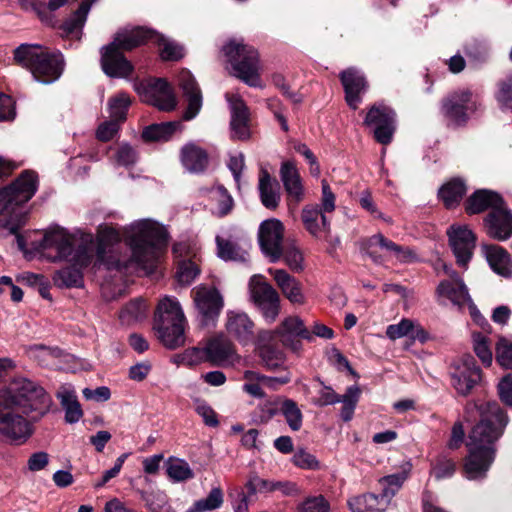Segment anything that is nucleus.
Masks as SVG:
<instances>
[{
	"mask_svg": "<svg viewBox=\"0 0 512 512\" xmlns=\"http://www.w3.org/2000/svg\"><path fill=\"white\" fill-rule=\"evenodd\" d=\"M168 242L164 225L153 219L135 220L122 228L100 227L94 242V266L108 270H133L152 273Z\"/></svg>",
	"mask_w": 512,
	"mask_h": 512,
	"instance_id": "1",
	"label": "nucleus"
},
{
	"mask_svg": "<svg viewBox=\"0 0 512 512\" xmlns=\"http://www.w3.org/2000/svg\"><path fill=\"white\" fill-rule=\"evenodd\" d=\"M478 409L481 419L469 434V454L463 465L465 477L469 480H482L486 477L495 459V442L509 421L506 413L495 402Z\"/></svg>",
	"mask_w": 512,
	"mask_h": 512,
	"instance_id": "2",
	"label": "nucleus"
},
{
	"mask_svg": "<svg viewBox=\"0 0 512 512\" xmlns=\"http://www.w3.org/2000/svg\"><path fill=\"white\" fill-rule=\"evenodd\" d=\"M37 188V175L24 171L11 185L0 190V238L15 234L20 249L24 248V241L17 231L24 224V215L16 210L34 196Z\"/></svg>",
	"mask_w": 512,
	"mask_h": 512,
	"instance_id": "3",
	"label": "nucleus"
},
{
	"mask_svg": "<svg viewBox=\"0 0 512 512\" xmlns=\"http://www.w3.org/2000/svg\"><path fill=\"white\" fill-rule=\"evenodd\" d=\"M151 36L143 27H134L119 31L114 40L101 49V67L112 78H126L131 75L133 65L121 51H130L144 43Z\"/></svg>",
	"mask_w": 512,
	"mask_h": 512,
	"instance_id": "4",
	"label": "nucleus"
},
{
	"mask_svg": "<svg viewBox=\"0 0 512 512\" xmlns=\"http://www.w3.org/2000/svg\"><path fill=\"white\" fill-rule=\"evenodd\" d=\"M15 61L28 69L41 83L56 81L62 74L64 59L60 52H50L38 44H21L14 51Z\"/></svg>",
	"mask_w": 512,
	"mask_h": 512,
	"instance_id": "5",
	"label": "nucleus"
},
{
	"mask_svg": "<svg viewBox=\"0 0 512 512\" xmlns=\"http://www.w3.org/2000/svg\"><path fill=\"white\" fill-rule=\"evenodd\" d=\"M1 398L6 407L17 406L26 414L33 413V420L44 416L51 405V398L43 387L24 377L14 378L2 392Z\"/></svg>",
	"mask_w": 512,
	"mask_h": 512,
	"instance_id": "6",
	"label": "nucleus"
},
{
	"mask_svg": "<svg viewBox=\"0 0 512 512\" xmlns=\"http://www.w3.org/2000/svg\"><path fill=\"white\" fill-rule=\"evenodd\" d=\"M222 52L231 66L232 74L251 87H261L257 51L242 41L230 40Z\"/></svg>",
	"mask_w": 512,
	"mask_h": 512,
	"instance_id": "7",
	"label": "nucleus"
},
{
	"mask_svg": "<svg viewBox=\"0 0 512 512\" xmlns=\"http://www.w3.org/2000/svg\"><path fill=\"white\" fill-rule=\"evenodd\" d=\"M94 258V237L92 234H83L80 243L72 257L67 259L71 266L56 272L53 280L62 287H80L83 284L82 270L88 267Z\"/></svg>",
	"mask_w": 512,
	"mask_h": 512,
	"instance_id": "8",
	"label": "nucleus"
},
{
	"mask_svg": "<svg viewBox=\"0 0 512 512\" xmlns=\"http://www.w3.org/2000/svg\"><path fill=\"white\" fill-rule=\"evenodd\" d=\"M84 233L71 234L64 228H53L44 234L40 243L42 255L53 261L67 260L72 257Z\"/></svg>",
	"mask_w": 512,
	"mask_h": 512,
	"instance_id": "9",
	"label": "nucleus"
},
{
	"mask_svg": "<svg viewBox=\"0 0 512 512\" xmlns=\"http://www.w3.org/2000/svg\"><path fill=\"white\" fill-rule=\"evenodd\" d=\"M451 386L461 396H467L483 381L481 368L473 356L467 354L455 359L449 367Z\"/></svg>",
	"mask_w": 512,
	"mask_h": 512,
	"instance_id": "10",
	"label": "nucleus"
},
{
	"mask_svg": "<svg viewBox=\"0 0 512 512\" xmlns=\"http://www.w3.org/2000/svg\"><path fill=\"white\" fill-rule=\"evenodd\" d=\"M478 97L468 89L450 93L442 102V113L450 124L462 125L479 108Z\"/></svg>",
	"mask_w": 512,
	"mask_h": 512,
	"instance_id": "11",
	"label": "nucleus"
},
{
	"mask_svg": "<svg viewBox=\"0 0 512 512\" xmlns=\"http://www.w3.org/2000/svg\"><path fill=\"white\" fill-rule=\"evenodd\" d=\"M250 298L260 309L264 319L268 323L276 320L280 310V297L277 291L266 281L263 276L254 275L249 281Z\"/></svg>",
	"mask_w": 512,
	"mask_h": 512,
	"instance_id": "12",
	"label": "nucleus"
},
{
	"mask_svg": "<svg viewBox=\"0 0 512 512\" xmlns=\"http://www.w3.org/2000/svg\"><path fill=\"white\" fill-rule=\"evenodd\" d=\"M444 272L450 276V279L443 280L437 287V295L439 298H446L455 306L459 308L469 305L471 315L476 322L484 320L479 311L476 309L469 295L468 289L464 284L463 280L454 271H451L450 267L442 263Z\"/></svg>",
	"mask_w": 512,
	"mask_h": 512,
	"instance_id": "13",
	"label": "nucleus"
},
{
	"mask_svg": "<svg viewBox=\"0 0 512 512\" xmlns=\"http://www.w3.org/2000/svg\"><path fill=\"white\" fill-rule=\"evenodd\" d=\"M365 251L377 264L392 259L406 263L415 258L414 253L410 249L397 245L393 241L385 238L382 234H375L370 237L366 241Z\"/></svg>",
	"mask_w": 512,
	"mask_h": 512,
	"instance_id": "14",
	"label": "nucleus"
},
{
	"mask_svg": "<svg viewBox=\"0 0 512 512\" xmlns=\"http://www.w3.org/2000/svg\"><path fill=\"white\" fill-rule=\"evenodd\" d=\"M364 123L373 128L375 139L386 145L392 141L396 129V113L389 106L378 103L369 109Z\"/></svg>",
	"mask_w": 512,
	"mask_h": 512,
	"instance_id": "15",
	"label": "nucleus"
},
{
	"mask_svg": "<svg viewBox=\"0 0 512 512\" xmlns=\"http://www.w3.org/2000/svg\"><path fill=\"white\" fill-rule=\"evenodd\" d=\"M284 236V226L276 218L263 221L258 231V240L263 254L270 259V262H276L282 255V242Z\"/></svg>",
	"mask_w": 512,
	"mask_h": 512,
	"instance_id": "16",
	"label": "nucleus"
},
{
	"mask_svg": "<svg viewBox=\"0 0 512 512\" xmlns=\"http://www.w3.org/2000/svg\"><path fill=\"white\" fill-rule=\"evenodd\" d=\"M192 293L203 324H214L224 306L220 292L216 288L200 285L193 289Z\"/></svg>",
	"mask_w": 512,
	"mask_h": 512,
	"instance_id": "17",
	"label": "nucleus"
},
{
	"mask_svg": "<svg viewBox=\"0 0 512 512\" xmlns=\"http://www.w3.org/2000/svg\"><path fill=\"white\" fill-rule=\"evenodd\" d=\"M144 102L162 111H171L177 105L171 85L164 79H156L138 90Z\"/></svg>",
	"mask_w": 512,
	"mask_h": 512,
	"instance_id": "18",
	"label": "nucleus"
},
{
	"mask_svg": "<svg viewBox=\"0 0 512 512\" xmlns=\"http://www.w3.org/2000/svg\"><path fill=\"white\" fill-rule=\"evenodd\" d=\"M280 179L286 192L288 208L294 211L305 197V188L293 161H284L281 164Z\"/></svg>",
	"mask_w": 512,
	"mask_h": 512,
	"instance_id": "19",
	"label": "nucleus"
},
{
	"mask_svg": "<svg viewBox=\"0 0 512 512\" xmlns=\"http://www.w3.org/2000/svg\"><path fill=\"white\" fill-rule=\"evenodd\" d=\"M447 234L457 263L465 267L472 258L476 237L467 226L452 225Z\"/></svg>",
	"mask_w": 512,
	"mask_h": 512,
	"instance_id": "20",
	"label": "nucleus"
},
{
	"mask_svg": "<svg viewBox=\"0 0 512 512\" xmlns=\"http://www.w3.org/2000/svg\"><path fill=\"white\" fill-rule=\"evenodd\" d=\"M0 435L9 442L20 445L32 435L30 422L19 414L3 412L0 417Z\"/></svg>",
	"mask_w": 512,
	"mask_h": 512,
	"instance_id": "21",
	"label": "nucleus"
},
{
	"mask_svg": "<svg viewBox=\"0 0 512 512\" xmlns=\"http://www.w3.org/2000/svg\"><path fill=\"white\" fill-rule=\"evenodd\" d=\"M231 111V137L235 140H247L250 137L249 110L237 95L226 94Z\"/></svg>",
	"mask_w": 512,
	"mask_h": 512,
	"instance_id": "22",
	"label": "nucleus"
},
{
	"mask_svg": "<svg viewBox=\"0 0 512 512\" xmlns=\"http://www.w3.org/2000/svg\"><path fill=\"white\" fill-rule=\"evenodd\" d=\"M339 77L345 91V100L348 106L356 110L362 101V95L368 88L364 74L358 69L350 67L342 71Z\"/></svg>",
	"mask_w": 512,
	"mask_h": 512,
	"instance_id": "23",
	"label": "nucleus"
},
{
	"mask_svg": "<svg viewBox=\"0 0 512 512\" xmlns=\"http://www.w3.org/2000/svg\"><path fill=\"white\" fill-rule=\"evenodd\" d=\"M225 328L227 333L243 346L254 341V323L245 312L227 311Z\"/></svg>",
	"mask_w": 512,
	"mask_h": 512,
	"instance_id": "24",
	"label": "nucleus"
},
{
	"mask_svg": "<svg viewBox=\"0 0 512 512\" xmlns=\"http://www.w3.org/2000/svg\"><path fill=\"white\" fill-rule=\"evenodd\" d=\"M178 85L181 88L184 97L187 101V108L184 112L183 118L191 120L195 118L202 107V93L201 90L188 70H181L177 76Z\"/></svg>",
	"mask_w": 512,
	"mask_h": 512,
	"instance_id": "25",
	"label": "nucleus"
},
{
	"mask_svg": "<svg viewBox=\"0 0 512 512\" xmlns=\"http://www.w3.org/2000/svg\"><path fill=\"white\" fill-rule=\"evenodd\" d=\"M484 221L490 237L505 241L512 236V212L504 207V203L491 211Z\"/></svg>",
	"mask_w": 512,
	"mask_h": 512,
	"instance_id": "26",
	"label": "nucleus"
},
{
	"mask_svg": "<svg viewBox=\"0 0 512 512\" xmlns=\"http://www.w3.org/2000/svg\"><path fill=\"white\" fill-rule=\"evenodd\" d=\"M301 220L306 231L313 237L321 239L330 231V220L318 205H305L301 211Z\"/></svg>",
	"mask_w": 512,
	"mask_h": 512,
	"instance_id": "27",
	"label": "nucleus"
},
{
	"mask_svg": "<svg viewBox=\"0 0 512 512\" xmlns=\"http://www.w3.org/2000/svg\"><path fill=\"white\" fill-rule=\"evenodd\" d=\"M276 332L263 330L258 334V353L262 364L268 370H278L284 366L285 355L284 353L268 344L274 338Z\"/></svg>",
	"mask_w": 512,
	"mask_h": 512,
	"instance_id": "28",
	"label": "nucleus"
},
{
	"mask_svg": "<svg viewBox=\"0 0 512 512\" xmlns=\"http://www.w3.org/2000/svg\"><path fill=\"white\" fill-rule=\"evenodd\" d=\"M96 1L97 0H83L81 2L79 9L75 11L73 15L63 24V31L66 33V35H75L77 38H79V34L86 22L91 6ZM67 2L68 0H49L48 9L50 11H55L64 6Z\"/></svg>",
	"mask_w": 512,
	"mask_h": 512,
	"instance_id": "29",
	"label": "nucleus"
},
{
	"mask_svg": "<svg viewBox=\"0 0 512 512\" xmlns=\"http://www.w3.org/2000/svg\"><path fill=\"white\" fill-rule=\"evenodd\" d=\"M208 362L215 366L232 364L237 358L234 345L223 336L210 339L205 345Z\"/></svg>",
	"mask_w": 512,
	"mask_h": 512,
	"instance_id": "30",
	"label": "nucleus"
},
{
	"mask_svg": "<svg viewBox=\"0 0 512 512\" xmlns=\"http://www.w3.org/2000/svg\"><path fill=\"white\" fill-rule=\"evenodd\" d=\"M481 251L495 273L505 278L511 277L512 261L504 248L494 244H483Z\"/></svg>",
	"mask_w": 512,
	"mask_h": 512,
	"instance_id": "31",
	"label": "nucleus"
},
{
	"mask_svg": "<svg viewBox=\"0 0 512 512\" xmlns=\"http://www.w3.org/2000/svg\"><path fill=\"white\" fill-rule=\"evenodd\" d=\"M386 335L391 340L403 337H409L411 340L425 342L428 334L424 328L417 322L408 318H403L397 324H391L386 328Z\"/></svg>",
	"mask_w": 512,
	"mask_h": 512,
	"instance_id": "32",
	"label": "nucleus"
},
{
	"mask_svg": "<svg viewBox=\"0 0 512 512\" xmlns=\"http://www.w3.org/2000/svg\"><path fill=\"white\" fill-rule=\"evenodd\" d=\"M171 322L187 323V320L179 301L175 297L165 296L158 303L154 326Z\"/></svg>",
	"mask_w": 512,
	"mask_h": 512,
	"instance_id": "33",
	"label": "nucleus"
},
{
	"mask_svg": "<svg viewBox=\"0 0 512 512\" xmlns=\"http://www.w3.org/2000/svg\"><path fill=\"white\" fill-rule=\"evenodd\" d=\"M268 273L273 276L276 284L290 302L297 304L304 302L301 286L293 276L283 269L269 268Z\"/></svg>",
	"mask_w": 512,
	"mask_h": 512,
	"instance_id": "34",
	"label": "nucleus"
},
{
	"mask_svg": "<svg viewBox=\"0 0 512 512\" xmlns=\"http://www.w3.org/2000/svg\"><path fill=\"white\" fill-rule=\"evenodd\" d=\"M479 325L483 327V332L480 331H472L471 333V346L473 349V352L478 357V359L481 361V363L485 367H489L493 362V351H492V345L491 340L488 336L490 333L489 330L486 329L490 328V325L484 320H480V322H477Z\"/></svg>",
	"mask_w": 512,
	"mask_h": 512,
	"instance_id": "35",
	"label": "nucleus"
},
{
	"mask_svg": "<svg viewBox=\"0 0 512 512\" xmlns=\"http://www.w3.org/2000/svg\"><path fill=\"white\" fill-rule=\"evenodd\" d=\"M56 396L65 411V421L70 424L77 423L82 418L83 411L74 388L71 385H62L59 387Z\"/></svg>",
	"mask_w": 512,
	"mask_h": 512,
	"instance_id": "36",
	"label": "nucleus"
},
{
	"mask_svg": "<svg viewBox=\"0 0 512 512\" xmlns=\"http://www.w3.org/2000/svg\"><path fill=\"white\" fill-rule=\"evenodd\" d=\"M187 323L171 322L166 325L154 326L160 342L168 349L174 350L185 344V329Z\"/></svg>",
	"mask_w": 512,
	"mask_h": 512,
	"instance_id": "37",
	"label": "nucleus"
},
{
	"mask_svg": "<svg viewBox=\"0 0 512 512\" xmlns=\"http://www.w3.org/2000/svg\"><path fill=\"white\" fill-rule=\"evenodd\" d=\"M501 196L493 191L482 189L471 195L466 204L468 214L481 213L491 208L492 211L498 209L503 204Z\"/></svg>",
	"mask_w": 512,
	"mask_h": 512,
	"instance_id": "38",
	"label": "nucleus"
},
{
	"mask_svg": "<svg viewBox=\"0 0 512 512\" xmlns=\"http://www.w3.org/2000/svg\"><path fill=\"white\" fill-rule=\"evenodd\" d=\"M258 190L264 207L267 209H276L278 207L281 199L279 185L265 169L260 171Z\"/></svg>",
	"mask_w": 512,
	"mask_h": 512,
	"instance_id": "39",
	"label": "nucleus"
},
{
	"mask_svg": "<svg viewBox=\"0 0 512 512\" xmlns=\"http://www.w3.org/2000/svg\"><path fill=\"white\" fill-rule=\"evenodd\" d=\"M406 466L401 472L384 476L379 480L381 493L378 495L382 501L386 502L387 507L408 478L411 465L407 464Z\"/></svg>",
	"mask_w": 512,
	"mask_h": 512,
	"instance_id": "40",
	"label": "nucleus"
},
{
	"mask_svg": "<svg viewBox=\"0 0 512 512\" xmlns=\"http://www.w3.org/2000/svg\"><path fill=\"white\" fill-rule=\"evenodd\" d=\"M181 162L190 172L203 171L208 163V156L201 147L190 143L181 150Z\"/></svg>",
	"mask_w": 512,
	"mask_h": 512,
	"instance_id": "41",
	"label": "nucleus"
},
{
	"mask_svg": "<svg viewBox=\"0 0 512 512\" xmlns=\"http://www.w3.org/2000/svg\"><path fill=\"white\" fill-rule=\"evenodd\" d=\"M348 506L351 512H384L388 508L386 502L376 494L351 497L348 500Z\"/></svg>",
	"mask_w": 512,
	"mask_h": 512,
	"instance_id": "42",
	"label": "nucleus"
},
{
	"mask_svg": "<svg viewBox=\"0 0 512 512\" xmlns=\"http://www.w3.org/2000/svg\"><path fill=\"white\" fill-rule=\"evenodd\" d=\"M180 129L179 121L152 124L143 130L142 137L147 142L167 141Z\"/></svg>",
	"mask_w": 512,
	"mask_h": 512,
	"instance_id": "43",
	"label": "nucleus"
},
{
	"mask_svg": "<svg viewBox=\"0 0 512 512\" xmlns=\"http://www.w3.org/2000/svg\"><path fill=\"white\" fill-rule=\"evenodd\" d=\"M466 191L464 181L456 178L441 187L439 196L447 208H453L459 204Z\"/></svg>",
	"mask_w": 512,
	"mask_h": 512,
	"instance_id": "44",
	"label": "nucleus"
},
{
	"mask_svg": "<svg viewBox=\"0 0 512 512\" xmlns=\"http://www.w3.org/2000/svg\"><path fill=\"white\" fill-rule=\"evenodd\" d=\"M145 31H148L151 33V36H149L146 39V42L149 40H154L157 42L160 46V56L163 60L166 61H174L179 60L184 55V49L181 45L177 44L176 42L166 39L164 36L157 34L154 31L145 29Z\"/></svg>",
	"mask_w": 512,
	"mask_h": 512,
	"instance_id": "45",
	"label": "nucleus"
},
{
	"mask_svg": "<svg viewBox=\"0 0 512 512\" xmlns=\"http://www.w3.org/2000/svg\"><path fill=\"white\" fill-rule=\"evenodd\" d=\"M217 242V255L225 261H236L246 262L249 258L248 252L241 248L237 243L222 239L221 237L216 238Z\"/></svg>",
	"mask_w": 512,
	"mask_h": 512,
	"instance_id": "46",
	"label": "nucleus"
},
{
	"mask_svg": "<svg viewBox=\"0 0 512 512\" xmlns=\"http://www.w3.org/2000/svg\"><path fill=\"white\" fill-rule=\"evenodd\" d=\"M165 466L167 475L173 482H184L194 477L193 470L183 459L170 457Z\"/></svg>",
	"mask_w": 512,
	"mask_h": 512,
	"instance_id": "47",
	"label": "nucleus"
},
{
	"mask_svg": "<svg viewBox=\"0 0 512 512\" xmlns=\"http://www.w3.org/2000/svg\"><path fill=\"white\" fill-rule=\"evenodd\" d=\"M280 413L292 431H299L301 429L303 414L294 400L285 399L280 405Z\"/></svg>",
	"mask_w": 512,
	"mask_h": 512,
	"instance_id": "48",
	"label": "nucleus"
},
{
	"mask_svg": "<svg viewBox=\"0 0 512 512\" xmlns=\"http://www.w3.org/2000/svg\"><path fill=\"white\" fill-rule=\"evenodd\" d=\"M360 394V388L357 385H352L346 389L345 394L341 395L339 403H342L340 416L343 421L348 422L353 418Z\"/></svg>",
	"mask_w": 512,
	"mask_h": 512,
	"instance_id": "49",
	"label": "nucleus"
},
{
	"mask_svg": "<svg viewBox=\"0 0 512 512\" xmlns=\"http://www.w3.org/2000/svg\"><path fill=\"white\" fill-rule=\"evenodd\" d=\"M172 360L177 365L185 366H197L204 362H208L206 347L188 348L182 353L174 355Z\"/></svg>",
	"mask_w": 512,
	"mask_h": 512,
	"instance_id": "50",
	"label": "nucleus"
},
{
	"mask_svg": "<svg viewBox=\"0 0 512 512\" xmlns=\"http://www.w3.org/2000/svg\"><path fill=\"white\" fill-rule=\"evenodd\" d=\"M147 305L141 298H136L130 301L120 312V319L123 324L130 325L131 323L141 320L146 316Z\"/></svg>",
	"mask_w": 512,
	"mask_h": 512,
	"instance_id": "51",
	"label": "nucleus"
},
{
	"mask_svg": "<svg viewBox=\"0 0 512 512\" xmlns=\"http://www.w3.org/2000/svg\"><path fill=\"white\" fill-rule=\"evenodd\" d=\"M223 504V492L219 487L211 489L208 496L196 501L186 512H206L218 509Z\"/></svg>",
	"mask_w": 512,
	"mask_h": 512,
	"instance_id": "52",
	"label": "nucleus"
},
{
	"mask_svg": "<svg viewBox=\"0 0 512 512\" xmlns=\"http://www.w3.org/2000/svg\"><path fill=\"white\" fill-rule=\"evenodd\" d=\"M243 378L245 380V383L242 386L244 392L258 399H262L266 396V393L263 390L264 385L261 373L253 370H246L243 374Z\"/></svg>",
	"mask_w": 512,
	"mask_h": 512,
	"instance_id": "53",
	"label": "nucleus"
},
{
	"mask_svg": "<svg viewBox=\"0 0 512 512\" xmlns=\"http://www.w3.org/2000/svg\"><path fill=\"white\" fill-rule=\"evenodd\" d=\"M210 197L217 203L216 213L220 216L227 215L233 207V199L227 190L222 186H217L210 190Z\"/></svg>",
	"mask_w": 512,
	"mask_h": 512,
	"instance_id": "54",
	"label": "nucleus"
},
{
	"mask_svg": "<svg viewBox=\"0 0 512 512\" xmlns=\"http://www.w3.org/2000/svg\"><path fill=\"white\" fill-rule=\"evenodd\" d=\"M130 105V98L124 93L118 94L109 100V112L112 120L120 122L126 118L127 109Z\"/></svg>",
	"mask_w": 512,
	"mask_h": 512,
	"instance_id": "55",
	"label": "nucleus"
},
{
	"mask_svg": "<svg viewBox=\"0 0 512 512\" xmlns=\"http://www.w3.org/2000/svg\"><path fill=\"white\" fill-rule=\"evenodd\" d=\"M281 333L299 336L303 339L312 340L313 336L305 327L303 321L298 317H288L281 324Z\"/></svg>",
	"mask_w": 512,
	"mask_h": 512,
	"instance_id": "56",
	"label": "nucleus"
},
{
	"mask_svg": "<svg viewBox=\"0 0 512 512\" xmlns=\"http://www.w3.org/2000/svg\"><path fill=\"white\" fill-rule=\"evenodd\" d=\"M496 361L504 369L512 370V341L500 337L495 346Z\"/></svg>",
	"mask_w": 512,
	"mask_h": 512,
	"instance_id": "57",
	"label": "nucleus"
},
{
	"mask_svg": "<svg viewBox=\"0 0 512 512\" xmlns=\"http://www.w3.org/2000/svg\"><path fill=\"white\" fill-rule=\"evenodd\" d=\"M282 486H284L282 482H272L269 480L262 479L256 475L250 477V479L246 483V489L250 496L256 493L275 491Z\"/></svg>",
	"mask_w": 512,
	"mask_h": 512,
	"instance_id": "58",
	"label": "nucleus"
},
{
	"mask_svg": "<svg viewBox=\"0 0 512 512\" xmlns=\"http://www.w3.org/2000/svg\"><path fill=\"white\" fill-rule=\"evenodd\" d=\"M456 471V463L447 457L441 456L431 469V475L436 480L451 478Z\"/></svg>",
	"mask_w": 512,
	"mask_h": 512,
	"instance_id": "59",
	"label": "nucleus"
},
{
	"mask_svg": "<svg viewBox=\"0 0 512 512\" xmlns=\"http://www.w3.org/2000/svg\"><path fill=\"white\" fill-rule=\"evenodd\" d=\"M199 273L200 269L195 262L184 260L179 264L176 277L180 284L187 286L195 280Z\"/></svg>",
	"mask_w": 512,
	"mask_h": 512,
	"instance_id": "60",
	"label": "nucleus"
},
{
	"mask_svg": "<svg viewBox=\"0 0 512 512\" xmlns=\"http://www.w3.org/2000/svg\"><path fill=\"white\" fill-rule=\"evenodd\" d=\"M297 512H330V504L323 495L310 496L298 506Z\"/></svg>",
	"mask_w": 512,
	"mask_h": 512,
	"instance_id": "61",
	"label": "nucleus"
},
{
	"mask_svg": "<svg viewBox=\"0 0 512 512\" xmlns=\"http://www.w3.org/2000/svg\"><path fill=\"white\" fill-rule=\"evenodd\" d=\"M496 99L503 109H512V74L499 81Z\"/></svg>",
	"mask_w": 512,
	"mask_h": 512,
	"instance_id": "62",
	"label": "nucleus"
},
{
	"mask_svg": "<svg viewBox=\"0 0 512 512\" xmlns=\"http://www.w3.org/2000/svg\"><path fill=\"white\" fill-rule=\"evenodd\" d=\"M293 463L301 469L316 470L320 463L316 457L304 449H299L293 456Z\"/></svg>",
	"mask_w": 512,
	"mask_h": 512,
	"instance_id": "63",
	"label": "nucleus"
},
{
	"mask_svg": "<svg viewBox=\"0 0 512 512\" xmlns=\"http://www.w3.org/2000/svg\"><path fill=\"white\" fill-rule=\"evenodd\" d=\"M137 161L136 151L129 145L123 144L118 147L115 154V163L119 166H131Z\"/></svg>",
	"mask_w": 512,
	"mask_h": 512,
	"instance_id": "64",
	"label": "nucleus"
}]
</instances>
